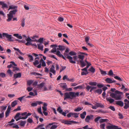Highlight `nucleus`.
<instances>
[{"label":"nucleus","instance_id":"obj_39","mask_svg":"<svg viewBox=\"0 0 129 129\" xmlns=\"http://www.w3.org/2000/svg\"><path fill=\"white\" fill-rule=\"evenodd\" d=\"M105 81L108 83H111L112 79L111 78H107L105 79Z\"/></svg>","mask_w":129,"mask_h":129},{"label":"nucleus","instance_id":"obj_48","mask_svg":"<svg viewBox=\"0 0 129 129\" xmlns=\"http://www.w3.org/2000/svg\"><path fill=\"white\" fill-rule=\"evenodd\" d=\"M40 62L38 60H36L35 61L33 62V64L34 66H36Z\"/></svg>","mask_w":129,"mask_h":129},{"label":"nucleus","instance_id":"obj_32","mask_svg":"<svg viewBox=\"0 0 129 129\" xmlns=\"http://www.w3.org/2000/svg\"><path fill=\"white\" fill-rule=\"evenodd\" d=\"M69 55L71 56H77V53L74 51H71L69 53Z\"/></svg>","mask_w":129,"mask_h":129},{"label":"nucleus","instance_id":"obj_49","mask_svg":"<svg viewBox=\"0 0 129 129\" xmlns=\"http://www.w3.org/2000/svg\"><path fill=\"white\" fill-rule=\"evenodd\" d=\"M82 110V109L80 107H78L77 108L75 109L74 111L75 112H79Z\"/></svg>","mask_w":129,"mask_h":129},{"label":"nucleus","instance_id":"obj_26","mask_svg":"<svg viewBox=\"0 0 129 129\" xmlns=\"http://www.w3.org/2000/svg\"><path fill=\"white\" fill-rule=\"evenodd\" d=\"M106 99L107 101L109 102L111 104H112L115 101L114 99L110 97H109L108 98H106Z\"/></svg>","mask_w":129,"mask_h":129},{"label":"nucleus","instance_id":"obj_15","mask_svg":"<svg viewBox=\"0 0 129 129\" xmlns=\"http://www.w3.org/2000/svg\"><path fill=\"white\" fill-rule=\"evenodd\" d=\"M9 123L7 125L6 124H5V125L6 126V127L8 126H12V127L13 128H15L16 129H18L19 128L18 125L16 124H15L14 123Z\"/></svg>","mask_w":129,"mask_h":129},{"label":"nucleus","instance_id":"obj_57","mask_svg":"<svg viewBox=\"0 0 129 129\" xmlns=\"http://www.w3.org/2000/svg\"><path fill=\"white\" fill-rule=\"evenodd\" d=\"M61 68L60 69V73L62 72L66 68V66H61Z\"/></svg>","mask_w":129,"mask_h":129},{"label":"nucleus","instance_id":"obj_22","mask_svg":"<svg viewBox=\"0 0 129 129\" xmlns=\"http://www.w3.org/2000/svg\"><path fill=\"white\" fill-rule=\"evenodd\" d=\"M47 106V104L46 103H44L43 106L42 107V109L43 110V112L46 111H47V108L46 107Z\"/></svg>","mask_w":129,"mask_h":129},{"label":"nucleus","instance_id":"obj_6","mask_svg":"<svg viewBox=\"0 0 129 129\" xmlns=\"http://www.w3.org/2000/svg\"><path fill=\"white\" fill-rule=\"evenodd\" d=\"M3 39L5 38H6L5 39L7 41L10 42H13L14 41V38L12 37V35H9L7 33H3Z\"/></svg>","mask_w":129,"mask_h":129},{"label":"nucleus","instance_id":"obj_8","mask_svg":"<svg viewBox=\"0 0 129 129\" xmlns=\"http://www.w3.org/2000/svg\"><path fill=\"white\" fill-rule=\"evenodd\" d=\"M59 121L65 124H67V125H71L73 123L77 124L78 123V122L73 121H69L67 120H65L64 119H60Z\"/></svg>","mask_w":129,"mask_h":129},{"label":"nucleus","instance_id":"obj_45","mask_svg":"<svg viewBox=\"0 0 129 129\" xmlns=\"http://www.w3.org/2000/svg\"><path fill=\"white\" fill-rule=\"evenodd\" d=\"M124 106L123 107L125 109H126L129 108V103H124Z\"/></svg>","mask_w":129,"mask_h":129},{"label":"nucleus","instance_id":"obj_27","mask_svg":"<svg viewBox=\"0 0 129 129\" xmlns=\"http://www.w3.org/2000/svg\"><path fill=\"white\" fill-rule=\"evenodd\" d=\"M60 86L63 88V89L64 90L67 88V86L66 83H61L59 84Z\"/></svg>","mask_w":129,"mask_h":129},{"label":"nucleus","instance_id":"obj_10","mask_svg":"<svg viewBox=\"0 0 129 129\" xmlns=\"http://www.w3.org/2000/svg\"><path fill=\"white\" fill-rule=\"evenodd\" d=\"M85 84L86 85V89L88 91L90 89L89 91L90 92H92V91H94V89H96L97 88V87L96 86H89L87 83H85Z\"/></svg>","mask_w":129,"mask_h":129},{"label":"nucleus","instance_id":"obj_54","mask_svg":"<svg viewBox=\"0 0 129 129\" xmlns=\"http://www.w3.org/2000/svg\"><path fill=\"white\" fill-rule=\"evenodd\" d=\"M6 77V74L3 72L0 73V77L2 78H4Z\"/></svg>","mask_w":129,"mask_h":129},{"label":"nucleus","instance_id":"obj_21","mask_svg":"<svg viewBox=\"0 0 129 129\" xmlns=\"http://www.w3.org/2000/svg\"><path fill=\"white\" fill-rule=\"evenodd\" d=\"M108 93H110V96H111L112 98H114L115 99L116 98V95H117L116 90L115 91V93H114L111 92H108Z\"/></svg>","mask_w":129,"mask_h":129},{"label":"nucleus","instance_id":"obj_23","mask_svg":"<svg viewBox=\"0 0 129 129\" xmlns=\"http://www.w3.org/2000/svg\"><path fill=\"white\" fill-rule=\"evenodd\" d=\"M19 122H20L19 125L21 127L24 126H25L26 122V121H23L21 120L18 121L17 122V123H18Z\"/></svg>","mask_w":129,"mask_h":129},{"label":"nucleus","instance_id":"obj_5","mask_svg":"<svg viewBox=\"0 0 129 129\" xmlns=\"http://www.w3.org/2000/svg\"><path fill=\"white\" fill-rule=\"evenodd\" d=\"M58 46L56 44L51 45L50 47L53 48L51 51V52L54 53L58 57L62 58L63 59L66 60V59L65 58L63 55L61 53L60 51L57 50V48H56L58 47Z\"/></svg>","mask_w":129,"mask_h":129},{"label":"nucleus","instance_id":"obj_30","mask_svg":"<svg viewBox=\"0 0 129 129\" xmlns=\"http://www.w3.org/2000/svg\"><path fill=\"white\" fill-rule=\"evenodd\" d=\"M95 69L94 67L91 66L90 67V68L88 70V71L91 72L92 73H94L95 71Z\"/></svg>","mask_w":129,"mask_h":129},{"label":"nucleus","instance_id":"obj_43","mask_svg":"<svg viewBox=\"0 0 129 129\" xmlns=\"http://www.w3.org/2000/svg\"><path fill=\"white\" fill-rule=\"evenodd\" d=\"M96 86L98 88L101 89L104 87V84L98 83H97Z\"/></svg>","mask_w":129,"mask_h":129},{"label":"nucleus","instance_id":"obj_33","mask_svg":"<svg viewBox=\"0 0 129 129\" xmlns=\"http://www.w3.org/2000/svg\"><path fill=\"white\" fill-rule=\"evenodd\" d=\"M13 36L18 39H21L22 38V36L18 34H13Z\"/></svg>","mask_w":129,"mask_h":129},{"label":"nucleus","instance_id":"obj_63","mask_svg":"<svg viewBox=\"0 0 129 129\" xmlns=\"http://www.w3.org/2000/svg\"><path fill=\"white\" fill-rule=\"evenodd\" d=\"M101 118V117L100 116H99L96 117V118L94 120V121L95 122H97L99 120V119Z\"/></svg>","mask_w":129,"mask_h":129},{"label":"nucleus","instance_id":"obj_42","mask_svg":"<svg viewBox=\"0 0 129 129\" xmlns=\"http://www.w3.org/2000/svg\"><path fill=\"white\" fill-rule=\"evenodd\" d=\"M7 72L8 74L9 75V76L10 77H11L12 76L13 73L10 69H8L7 71Z\"/></svg>","mask_w":129,"mask_h":129},{"label":"nucleus","instance_id":"obj_25","mask_svg":"<svg viewBox=\"0 0 129 129\" xmlns=\"http://www.w3.org/2000/svg\"><path fill=\"white\" fill-rule=\"evenodd\" d=\"M103 90L101 89H98L95 90H94L93 92L94 93H97L99 95L102 92Z\"/></svg>","mask_w":129,"mask_h":129},{"label":"nucleus","instance_id":"obj_35","mask_svg":"<svg viewBox=\"0 0 129 129\" xmlns=\"http://www.w3.org/2000/svg\"><path fill=\"white\" fill-rule=\"evenodd\" d=\"M44 38H40L38 40H37V42L40 43L39 44H41L43 43L44 41Z\"/></svg>","mask_w":129,"mask_h":129},{"label":"nucleus","instance_id":"obj_52","mask_svg":"<svg viewBox=\"0 0 129 129\" xmlns=\"http://www.w3.org/2000/svg\"><path fill=\"white\" fill-rule=\"evenodd\" d=\"M33 81L32 80H28L27 81V84L28 86L30 85L33 83Z\"/></svg>","mask_w":129,"mask_h":129},{"label":"nucleus","instance_id":"obj_61","mask_svg":"<svg viewBox=\"0 0 129 129\" xmlns=\"http://www.w3.org/2000/svg\"><path fill=\"white\" fill-rule=\"evenodd\" d=\"M50 71L54 75H55V74L56 71L54 69L50 68Z\"/></svg>","mask_w":129,"mask_h":129},{"label":"nucleus","instance_id":"obj_18","mask_svg":"<svg viewBox=\"0 0 129 129\" xmlns=\"http://www.w3.org/2000/svg\"><path fill=\"white\" fill-rule=\"evenodd\" d=\"M0 5L2 6V8L3 9L8 8V5L4 2L0 1Z\"/></svg>","mask_w":129,"mask_h":129},{"label":"nucleus","instance_id":"obj_2","mask_svg":"<svg viewBox=\"0 0 129 129\" xmlns=\"http://www.w3.org/2000/svg\"><path fill=\"white\" fill-rule=\"evenodd\" d=\"M9 7L8 10H13L10 11L9 12V13L7 14L8 18L7 19V21L8 22L11 21L14 17V15L16 14V13L18 11L17 9L18 7L17 6L12 5L10 6Z\"/></svg>","mask_w":129,"mask_h":129},{"label":"nucleus","instance_id":"obj_41","mask_svg":"<svg viewBox=\"0 0 129 129\" xmlns=\"http://www.w3.org/2000/svg\"><path fill=\"white\" fill-rule=\"evenodd\" d=\"M37 45L38 46V49H40L42 51H43V45H42L40 46L41 44H37Z\"/></svg>","mask_w":129,"mask_h":129},{"label":"nucleus","instance_id":"obj_19","mask_svg":"<svg viewBox=\"0 0 129 129\" xmlns=\"http://www.w3.org/2000/svg\"><path fill=\"white\" fill-rule=\"evenodd\" d=\"M115 102V104L116 105L120 106L121 107L123 106L124 105V103L122 101H116Z\"/></svg>","mask_w":129,"mask_h":129},{"label":"nucleus","instance_id":"obj_46","mask_svg":"<svg viewBox=\"0 0 129 129\" xmlns=\"http://www.w3.org/2000/svg\"><path fill=\"white\" fill-rule=\"evenodd\" d=\"M13 69L12 70L14 72L15 71H20V69L17 67H15L14 66L12 67Z\"/></svg>","mask_w":129,"mask_h":129},{"label":"nucleus","instance_id":"obj_9","mask_svg":"<svg viewBox=\"0 0 129 129\" xmlns=\"http://www.w3.org/2000/svg\"><path fill=\"white\" fill-rule=\"evenodd\" d=\"M57 111L60 114L64 116H66V114L67 113H69L68 110H66L64 111L65 112H63V110L60 107H59L57 109Z\"/></svg>","mask_w":129,"mask_h":129},{"label":"nucleus","instance_id":"obj_34","mask_svg":"<svg viewBox=\"0 0 129 129\" xmlns=\"http://www.w3.org/2000/svg\"><path fill=\"white\" fill-rule=\"evenodd\" d=\"M96 106L97 108L100 107V108H103L104 107V105H103L101 103H96Z\"/></svg>","mask_w":129,"mask_h":129},{"label":"nucleus","instance_id":"obj_40","mask_svg":"<svg viewBox=\"0 0 129 129\" xmlns=\"http://www.w3.org/2000/svg\"><path fill=\"white\" fill-rule=\"evenodd\" d=\"M122 99L121 95H116L115 100H121Z\"/></svg>","mask_w":129,"mask_h":129},{"label":"nucleus","instance_id":"obj_7","mask_svg":"<svg viewBox=\"0 0 129 129\" xmlns=\"http://www.w3.org/2000/svg\"><path fill=\"white\" fill-rule=\"evenodd\" d=\"M64 55V57L66 59V57L67 58L69 59V62L72 63H73V62H74V61H73V59L74 60L75 59V58L76 57V56H73L72 57L69 55V53L68 54L67 53H65L64 52L63 54Z\"/></svg>","mask_w":129,"mask_h":129},{"label":"nucleus","instance_id":"obj_64","mask_svg":"<svg viewBox=\"0 0 129 129\" xmlns=\"http://www.w3.org/2000/svg\"><path fill=\"white\" fill-rule=\"evenodd\" d=\"M105 124L104 123L100 124V126L101 128L102 129H105Z\"/></svg>","mask_w":129,"mask_h":129},{"label":"nucleus","instance_id":"obj_36","mask_svg":"<svg viewBox=\"0 0 129 129\" xmlns=\"http://www.w3.org/2000/svg\"><path fill=\"white\" fill-rule=\"evenodd\" d=\"M54 124H57V123L56 122H53L52 123H49L45 127V128L46 129H48L49 128L51 127V125H53Z\"/></svg>","mask_w":129,"mask_h":129},{"label":"nucleus","instance_id":"obj_12","mask_svg":"<svg viewBox=\"0 0 129 129\" xmlns=\"http://www.w3.org/2000/svg\"><path fill=\"white\" fill-rule=\"evenodd\" d=\"M79 114V113H73L70 112L67 115L68 118H69L72 116H73V117L75 118H77L78 117V115Z\"/></svg>","mask_w":129,"mask_h":129},{"label":"nucleus","instance_id":"obj_53","mask_svg":"<svg viewBox=\"0 0 129 129\" xmlns=\"http://www.w3.org/2000/svg\"><path fill=\"white\" fill-rule=\"evenodd\" d=\"M113 72L112 70H111L108 72L107 74L109 76H111L113 74Z\"/></svg>","mask_w":129,"mask_h":129},{"label":"nucleus","instance_id":"obj_14","mask_svg":"<svg viewBox=\"0 0 129 129\" xmlns=\"http://www.w3.org/2000/svg\"><path fill=\"white\" fill-rule=\"evenodd\" d=\"M25 40L27 42L25 43V45L32 43L31 42H37V40L36 39L35 40H32L29 37H28Z\"/></svg>","mask_w":129,"mask_h":129},{"label":"nucleus","instance_id":"obj_29","mask_svg":"<svg viewBox=\"0 0 129 129\" xmlns=\"http://www.w3.org/2000/svg\"><path fill=\"white\" fill-rule=\"evenodd\" d=\"M86 114V112L85 111L83 112L80 115L81 118L82 119H83L85 118Z\"/></svg>","mask_w":129,"mask_h":129},{"label":"nucleus","instance_id":"obj_20","mask_svg":"<svg viewBox=\"0 0 129 129\" xmlns=\"http://www.w3.org/2000/svg\"><path fill=\"white\" fill-rule=\"evenodd\" d=\"M21 73L20 72H19L14 74L13 75V78L14 79H16L18 78H20L21 77Z\"/></svg>","mask_w":129,"mask_h":129},{"label":"nucleus","instance_id":"obj_24","mask_svg":"<svg viewBox=\"0 0 129 129\" xmlns=\"http://www.w3.org/2000/svg\"><path fill=\"white\" fill-rule=\"evenodd\" d=\"M40 63L41 64L42 66V67H45L46 66V64L45 62L42 58L40 60Z\"/></svg>","mask_w":129,"mask_h":129},{"label":"nucleus","instance_id":"obj_58","mask_svg":"<svg viewBox=\"0 0 129 129\" xmlns=\"http://www.w3.org/2000/svg\"><path fill=\"white\" fill-rule=\"evenodd\" d=\"M33 88L31 87H28L26 88V90L28 92H30L33 90Z\"/></svg>","mask_w":129,"mask_h":129},{"label":"nucleus","instance_id":"obj_16","mask_svg":"<svg viewBox=\"0 0 129 129\" xmlns=\"http://www.w3.org/2000/svg\"><path fill=\"white\" fill-rule=\"evenodd\" d=\"M94 118V116L93 115H88L85 119V120L86 122H89V120L90 119L93 120Z\"/></svg>","mask_w":129,"mask_h":129},{"label":"nucleus","instance_id":"obj_60","mask_svg":"<svg viewBox=\"0 0 129 129\" xmlns=\"http://www.w3.org/2000/svg\"><path fill=\"white\" fill-rule=\"evenodd\" d=\"M31 105L32 107H35L37 106V104L36 101V102L32 103L31 104Z\"/></svg>","mask_w":129,"mask_h":129},{"label":"nucleus","instance_id":"obj_47","mask_svg":"<svg viewBox=\"0 0 129 129\" xmlns=\"http://www.w3.org/2000/svg\"><path fill=\"white\" fill-rule=\"evenodd\" d=\"M25 19L24 18H23L21 20V25L22 27H24L25 26Z\"/></svg>","mask_w":129,"mask_h":129},{"label":"nucleus","instance_id":"obj_62","mask_svg":"<svg viewBox=\"0 0 129 129\" xmlns=\"http://www.w3.org/2000/svg\"><path fill=\"white\" fill-rule=\"evenodd\" d=\"M7 106H1V108L2 110L4 111L6 110V109Z\"/></svg>","mask_w":129,"mask_h":129},{"label":"nucleus","instance_id":"obj_51","mask_svg":"<svg viewBox=\"0 0 129 129\" xmlns=\"http://www.w3.org/2000/svg\"><path fill=\"white\" fill-rule=\"evenodd\" d=\"M84 86V85L83 84L82 85H79L77 86L78 89H84L85 87H83V86Z\"/></svg>","mask_w":129,"mask_h":129},{"label":"nucleus","instance_id":"obj_17","mask_svg":"<svg viewBox=\"0 0 129 129\" xmlns=\"http://www.w3.org/2000/svg\"><path fill=\"white\" fill-rule=\"evenodd\" d=\"M58 48H57V50L58 51H63L64 50L66 49V47L65 46L59 45H58Z\"/></svg>","mask_w":129,"mask_h":129},{"label":"nucleus","instance_id":"obj_59","mask_svg":"<svg viewBox=\"0 0 129 129\" xmlns=\"http://www.w3.org/2000/svg\"><path fill=\"white\" fill-rule=\"evenodd\" d=\"M33 120L30 118H29L27 120V122L30 123H31L33 122Z\"/></svg>","mask_w":129,"mask_h":129},{"label":"nucleus","instance_id":"obj_55","mask_svg":"<svg viewBox=\"0 0 129 129\" xmlns=\"http://www.w3.org/2000/svg\"><path fill=\"white\" fill-rule=\"evenodd\" d=\"M57 127V125L56 124H53L51 125V127H50V129H55Z\"/></svg>","mask_w":129,"mask_h":129},{"label":"nucleus","instance_id":"obj_4","mask_svg":"<svg viewBox=\"0 0 129 129\" xmlns=\"http://www.w3.org/2000/svg\"><path fill=\"white\" fill-rule=\"evenodd\" d=\"M64 100L67 99H69L71 100H73L74 98L77 96H79V92H74L70 91L69 92H66L64 94Z\"/></svg>","mask_w":129,"mask_h":129},{"label":"nucleus","instance_id":"obj_11","mask_svg":"<svg viewBox=\"0 0 129 129\" xmlns=\"http://www.w3.org/2000/svg\"><path fill=\"white\" fill-rule=\"evenodd\" d=\"M109 124L111 125L106 126V128L107 129H122L121 127H119L118 126L112 124L110 123H109Z\"/></svg>","mask_w":129,"mask_h":129},{"label":"nucleus","instance_id":"obj_13","mask_svg":"<svg viewBox=\"0 0 129 129\" xmlns=\"http://www.w3.org/2000/svg\"><path fill=\"white\" fill-rule=\"evenodd\" d=\"M38 82L37 81H35L32 83V85L34 86H36L38 85V88H41L44 86V85L45 84V83L44 82H42L40 84L38 85Z\"/></svg>","mask_w":129,"mask_h":129},{"label":"nucleus","instance_id":"obj_50","mask_svg":"<svg viewBox=\"0 0 129 129\" xmlns=\"http://www.w3.org/2000/svg\"><path fill=\"white\" fill-rule=\"evenodd\" d=\"M28 56L29 58L30 61L31 62L34 60L33 57L32 55L29 54L27 55Z\"/></svg>","mask_w":129,"mask_h":129},{"label":"nucleus","instance_id":"obj_1","mask_svg":"<svg viewBox=\"0 0 129 129\" xmlns=\"http://www.w3.org/2000/svg\"><path fill=\"white\" fill-rule=\"evenodd\" d=\"M80 53L82 52L80 51H78V56H75L76 57L75 60L73 59V61L74 62L73 64H75L77 62V63L78 64L80 65L81 67L82 68L86 66V64L84 61V59L85 57V56L83 54H82Z\"/></svg>","mask_w":129,"mask_h":129},{"label":"nucleus","instance_id":"obj_37","mask_svg":"<svg viewBox=\"0 0 129 129\" xmlns=\"http://www.w3.org/2000/svg\"><path fill=\"white\" fill-rule=\"evenodd\" d=\"M109 121V120L107 119H100L99 122L100 123H101L104 122H107Z\"/></svg>","mask_w":129,"mask_h":129},{"label":"nucleus","instance_id":"obj_3","mask_svg":"<svg viewBox=\"0 0 129 129\" xmlns=\"http://www.w3.org/2000/svg\"><path fill=\"white\" fill-rule=\"evenodd\" d=\"M31 115V113H27L26 112L21 113V114L20 112H18L15 116L14 118L17 121L21 119H25L28 116H30Z\"/></svg>","mask_w":129,"mask_h":129},{"label":"nucleus","instance_id":"obj_38","mask_svg":"<svg viewBox=\"0 0 129 129\" xmlns=\"http://www.w3.org/2000/svg\"><path fill=\"white\" fill-rule=\"evenodd\" d=\"M100 70L101 74L105 76L107 74L106 71H104L101 69H100Z\"/></svg>","mask_w":129,"mask_h":129},{"label":"nucleus","instance_id":"obj_56","mask_svg":"<svg viewBox=\"0 0 129 129\" xmlns=\"http://www.w3.org/2000/svg\"><path fill=\"white\" fill-rule=\"evenodd\" d=\"M44 124H41L40 125H38L37 126V127L38 129L41 128H43V127H43L44 126Z\"/></svg>","mask_w":129,"mask_h":129},{"label":"nucleus","instance_id":"obj_28","mask_svg":"<svg viewBox=\"0 0 129 129\" xmlns=\"http://www.w3.org/2000/svg\"><path fill=\"white\" fill-rule=\"evenodd\" d=\"M97 83L96 82L90 81L88 83V84L90 85V86H96Z\"/></svg>","mask_w":129,"mask_h":129},{"label":"nucleus","instance_id":"obj_31","mask_svg":"<svg viewBox=\"0 0 129 129\" xmlns=\"http://www.w3.org/2000/svg\"><path fill=\"white\" fill-rule=\"evenodd\" d=\"M18 101V100H16L12 102L11 105V106L12 107H14L17 104V102Z\"/></svg>","mask_w":129,"mask_h":129},{"label":"nucleus","instance_id":"obj_44","mask_svg":"<svg viewBox=\"0 0 129 129\" xmlns=\"http://www.w3.org/2000/svg\"><path fill=\"white\" fill-rule=\"evenodd\" d=\"M114 78L117 79V80H118L119 81H123V80L121 78L118 76H115L114 77Z\"/></svg>","mask_w":129,"mask_h":129}]
</instances>
